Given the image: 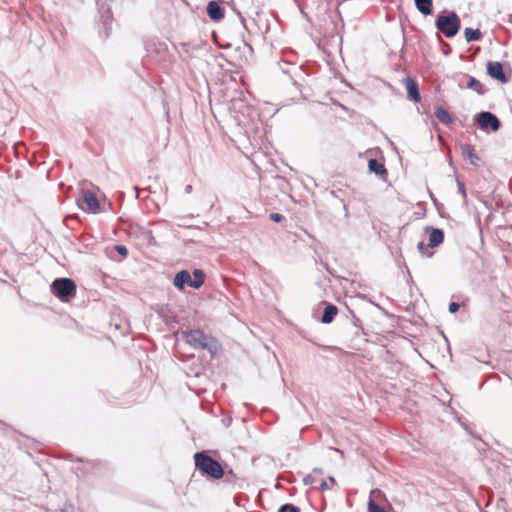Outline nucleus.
Instances as JSON below:
<instances>
[{"mask_svg":"<svg viewBox=\"0 0 512 512\" xmlns=\"http://www.w3.org/2000/svg\"><path fill=\"white\" fill-rule=\"evenodd\" d=\"M205 281V274L201 269H195L193 271V276H191L190 272L187 270H181L176 273L173 279V285L178 290H183L186 285L198 289L200 288Z\"/></svg>","mask_w":512,"mask_h":512,"instance_id":"obj_1","label":"nucleus"},{"mask_svg":"<svg viewBox=\"0 0 512 512\" xmlns=\"http://www.w3.org/2000/svg\"><path fill=\"white\" fill-rule=\"evenodd\" d=\"M436 27L447 38H452L460 29V19L455 12L441 14L436 20Z\"/></svg>","mask_w":512,"mask_h":512,"instance_id":"obj_2","label":"nucleus"},{"mask_svg":"<svg viewBox=\"0 0 512 512\" xmlns=\"http://www.w3.org/2000/svg\"><path fill=\"white\" fill-rule=\"evenodd\" d=\"M194 460L196 467L204 474L215 479H219L223 476V469L221 465L211 457H208L203 453H196L194 455Z\"/></svg>","mask_w":512,"mask_h":512,"instance_id":"obj_3","label":"nucleus"},{"mask_svg":"<svg viewBox=\"0 0 512 512\" xmlns=\"http://www.w3.org/2000/svg\"><path fill=\"white\" fill-rule=\"evenodd\" d=\"M185 340L194 348L207 349L211 352L217 349L216 342L200 330H192L185 333Z\"/></svg>","mask_w":512,"mask_h":512,"instance_id":"obj_4","label":"nucleus"},{"mask_svg":"<svg viewBox=\"0 0 512 512\" xmlns=\"http://www.w3.org/2000/svg\"><path fill=\"white\" fill-rule=\"evenodd\" d=\"M52 290L58 298L64 300L75 294L76 287L71 279L61 278L52 283Z\"/></svg>","mask_w":512,"mask_h":512,"instance_id":"obj_5","label":"nucleus"},{"mask_svg":"<svg viewBox=\"0 0 512 512\" xmlns=\"http://www.w3.org/2000/svg\"><path fill=\"white\" fill-rule=\"evenodd\" d=\"M82 204L81 209L85 212L97 214L101 212V207L97 196L88 190H82Z\"/></svg>","mask_w":512,"mask_h":512,"instance_id":"obj_6","label":"nucleus"},{"mask_svg":"<svg viewBox=\"0 0 512 512\" xmlns=\"http://www.w3.org/2000/svg\"><path fill=\"white\" fill-rule=\"evenodd\" d=\"M476 120L480 128L483 130L490 128L492 131L496 132L500 127L498 118L490 112H481L477 114Z\"/></svg>","mask_w":512,"mask_h":512,"instance_id":"obj_7","label":"nucleus"},{"mask_svg":"<svg viewBox=\"0 0 512 512\" xmlns=\"http://www.w3.org/2000/svg\"><path fill=\"white\" fill-rule=\"evenodd\" d=\"M487 72L494 79L500 80L502 82L506 81L503 67L500 62H488Z\"/></svg>","mask_w":512,"mask_h":512,"instance_id":"obj_8","label":"nucleus"},{"mask_svg":"<svg viewBox=\"0 0 512 512\" xmlns=\"http://www.w3.org/2000/svg\"><path fill=\"white\" fill-rule=\"evenodd\" d=\"M462 156L467 159L472 165L478 166L480 162L479 156L476 154L475 149L470 144H464L461 146Z\"/></svg>","mask_w":512,"mask_h":512,"instance_id":"obj_9","label":"nucleus"},{"mask_svg":"<svg viewBox=\"0 0 512 512\" xmlns=\"http://www.w3.org/2000/svg\"><path fill=\"white\" fill-rule=\"evenodd\" d=\"M207 14L210 19L220 21L224 18V13L220 5L215 1H210L207 6Z\"/></svg>","mask_w":512,"mask_h":512,"instance_id":"obj_10","label":"nucleus"},{"mask_svg":"<svg viewBox=\"0 0 512 512\" xmlns=\"http://www.w3.org/2000/svg\"><path fill=\"white\" fill-rule=\"evenodd\" d=\"M404 84L406 86L409 98L412 99L414 102H419L420 101V93L418 90L417 83L411 78H405Z\"/></svg>","mask_w":512,"mask_h":512,"instance_id":"obj_11","label":"nucleus"},{"mask_svg":"<svg viewBox=\"0 0 512 512\" xmlns=\"http://www.w3.org/2000/svg\"><path fill=\"white\" fill-rule=\"evenodd\" d=\"M429 231V246L430 247H437L440 245L444 240V234L443 231L436 228H430Z\"/></svg>","mask_w":512,"mask_h":512,"instance_id":"obj_12","label":"nucleus"},{"mask_svg":"<svg viewBox=\"0 0 512 512\" xmlns=\"http://www.w3.org/2000/svg\"><path fill=\"white\" fill-rule=\"evenodd\" d=\"M338 309L334 305H327L324 309V313L322 315V322L325 324H329L334 320V317L337 315Z\"/></svg>","mask_w":512,"mask_h":512,"instance_id":"obj_13","label":"nucleus"},{"mask_svg":"<svg viewBox=\"0 0 512 512\" xmlns=\"http://www.w3.org/2000/svg\"><path fill=\"white\" fill-rule=\"evenodd\" d=\"M436 118L443 124H450L453 120L450 113L443 107H437L435 109Z\"/></svg>","mask_w":512,"mask_h":512,"instance_id":"obj_14","label":"nucleus"},{"mask_svg":"<svg viewBox=\"0 0 512 512\" xmlns=\"http://www.w3.org/2000/svg\"><path fill=\"white\" fill-rule=\"evenodd\" d=\"M415 5L423 15H430L432 13V0H415Z\"/></svg>","mask_w":512,"mask_h":512,"instance_id":"obj_15","label":"nucleus"},{"mask_svg":"<svg viewBox=\"0 0 512 512\" xmlns=\"http://www.w3.org/2000/svg\"><path fill=\"white\" fill-rule=\"evenodd\" d=\"M464 36L467 42L477 41L481 38V32L478 29L466 28Z\"/></svg>","mask_w":512,"mask_h":512,"instance_id":"obj_16","label":"nucleus"},{"mask_svg":"<svg viewBox=\"0 0 512 512\" xmlns=\"http://www.w3.org/2000/svg\"><path fill=\"white\" fill-rule=\"evenodd\" d=\"M382 500H384V494L381 490L379 489H373L371 492H370V495H369V501L368 503H372V504H378L380 503Z\"/></svg>","mask_w":512,"mask_h":512,"instance_id":"obj_17","label":"nucleus"},{"mask_svg":"<svg viewBox=\"0 0 512 512\" xmlns=\"http://www.w3.org/2000/svg\"><path fill=\"white\" fill-rule=\"evenodd\" d=\"M370 171L376 174H383L386 170L383 164L379 163L376 159H370L368 163Z\"/></svg>","mask_w":512,"mask_h":512,"instance_id":"obj_18","label":"nucleus"},{"mask_svg":"<svg viewBox=\"0 0 512 512\" xmlns=\"http://www.w3.org/2000/svg\"><path fill=\"white\" fill-rule=\"evenodd\" d=\"M322 475V472L320 470H314L313 473L307 475L305 478H304V483L305 484H314V483H317L318 481L320 482V480L318 479L320 476Z\"/></svg>","mask_w":512,"mask_h":512,"instance_id":"obj_19","label":"nucleus"},{"mask_svg":"<svg viewBox=\"0 0 512 512\" xmlns=\"http://www.w3.org/2000/svg\"><path fill=\"white\" fill-rule=\"evenodd\" d=\"M334 485H335V479L333 477H329L328 481L320 480V488L322 490H327Z\"/></svg>","mask_w":512,"mask_h":512,"instance_id":"obj_20","label":"nucleus"},{"mask_svg":"<svg viewBox=\"0 0 512 512\" xmlns=\"http://www.w3.org/2000/svg\"><path fill=\"white\" fill-rule=\"evenodd\" d=\"M467 86L471 89H474L476 91H479V88L481 87V84L478 80H476L475 78L473 77H470L468 82H467Z\"/></svg>","mask_w":512,"mask_h":512,"instance_id":"obj_21","label":"nucleus"},{"mask_svg":"<svg viewBox=\"0 0 512 512\" xmlns=\"http://www.w3.org/2000/svg\"><path fill=\"white\" fill-rule=\"evenodd\" d=\"M278 512H299V509L293 505H283L279 508Z\"/></svg>","mask_w":512,"mask_h":512,"instance_id":"obj_22","label":"nucleus"},{"mask_svg":"<svg viewBox=\"0 0 512 512\" xmlns=\"http://www.w3.org/2000/svg\"><path fill=\"white\" fill-rule=\"evenodd\" d=\"M457 186H458L459 193L461 194L463 199L466 200L467 193H466V189H465L464 183L462 181H460L459 179H457Z\"/></svg>","mask_w":512,"mask_h":512,"instance_id":"obj_23","label":"nucleus"},{"mask_svg":"<svg viewBox=\"0 0 512 512\" xmlns=\"http://www.w3.org/2000/svg\"><path fill=\"white\" fill-rule=\"evenodd\" d=\"M116 251L121 254L122 256H127L128 250L124 245H116L115 246Z\"/></svg>","mask_w":512,"mask_h":512,"instance_id":"obj_24","label":"nucleus"},{"mask_svg":"<svg viewBox=\"0 0 512 512\" xmlns=\"http://www.w3.org/2000/svg\"><path fill=\"white\" fill-rule=\"evenodd\" d=\"M269 217L274 222H280L283 218L282 215L279 213H271Z\"/></svg>","mask_w":512,"mask_h":512,"instance_id":"obj_25","label":"nucleus"},{"mask_svg":"<svg viewBox=\"0 0 512 512\" xmlns=\"http://www.w3.org/2000/svg\"><path fill=\"white\" fill-rule=\"evenodd\" d=\"M458 309H459V304H458V303H456V302H452V303H450V305H449V311H450L451 313H455V312H457V311H458Z\"/></svg>","mask_w":512,"mask_h":512,"instance_id":"obj_26","label":"nucleus"},{"mask_svg":"<svg viewBox=\"0 0 512 512\" xmlns=\"http://www.w3.org/2000/svg\"><path fill=\"white\" fill-rule=\"evenodd\" d=\"M417 247L418 250L422 253H425V251L427 250V247L423 242H419Z\"/></svg>","mask_w":512,"mask_h":512,"instance_id":"obj_27","label":"nucleus"}]
</instances>
